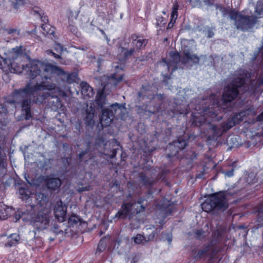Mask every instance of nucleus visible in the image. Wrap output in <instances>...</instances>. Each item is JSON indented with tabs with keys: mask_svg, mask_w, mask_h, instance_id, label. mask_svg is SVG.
Segmentation results:
<instances>
[{
	"mask_svg": "<svg viewBox=\"0 0 263 263\" xmlns=\"http://www.w3.org/2000/svg\"><path fill=\"white\" fill-rule=\"evenodd\" d=\"M263 85V78L254 77L251 72L240 70L230 84L224 88L221 103L214 101L212 106L205 110L206 119L209 121H219L222 119L221 110L224 112L232 109V102L237 97L239 91L255 95L258 88Z\"/></svg>",
	"mask_w": 263,
	"mask_h": 263,
	"instance_id": "1",
	"label": "nucleus"
},
{
	"mask_svg": "<svg viewBox=\"0 0 263 263\" xmlns=\"http://www.w3.org/2000/svg\"><path fill=\"white\" fill-rule=\"evenodd\" d=\"M55 88V84L46 81L42 78L39 82H35L34 85L29 82L24 87L15 89L12 93L11 102L21 108L26 120H29L32 117L31 105L33 103H43L47 99L49 107L52 110L57 111L63 107V104L60 98L57 96H50L48 93L38 92L39 91L53 90Z\"/></svg>",
	"mask_w": 263,
	"mask_h": 263,
	"instance_id": "2",
	"label": "nucleus"
},
{
	"mask_svg": "<svg viewBox=\"0 0 263 263\" xmlns=\"http://www.w3.org/2000/svg\"><path fill=\"white\" fill-rule=\"evenodd\" d=\"M11 55L6 58L7 62L4 66L6 67V70H3L6 72H10L14 73H24L28 76L31 80L30 82L33 84L32 80L36 79L35 81L39 82L43 78V70L42 68H37L36 69H33V66L36 65L37 63L45 64L39 61H32L30 65L20 64L15 60L21 57L23 54V47L22 46H17L12 49L10 53Z\"/></svg>",
	"mask_w": 263,
	"mask_h": 263,
	"instance_id": "3",
	"label": "nucleus"
},
{
	"mask_svg": "<svg viewBox=\"0 0 263 263\" xmlns=\"http://www.w3.org/2000/svg\"><path fill=\"white\" fill-rule=\"evenodd\" d=\"M255 16L242 14L235 10L229 13L230 18L234 21L237 29L242 31H248L254 27L256 24L257 18L263 17V2L258 1L255 10Z\"/></svg>",
	"mask_w": 263,
	"mask_h": 263,
	"instance_id": "4",
	"label": "nucleus"
},
{
	"mask_svg": "<svg viewBox=\"0 0 263 263\" xmlns=\"http://www.w3.org/2000/svg\"><path fill=\"white\" fill-rule=\"evenodd\" d=\"M256 114L257 111L255 108L251 106L245 110L241 111L232 116L227 121L223 122L220 127L212 124L211 125L210 128L213 132L214 137H219L235 125L241 122L243 120V117L246 115L254 116Z\"/></svg>",
	"mask_w": 263,
	"mask_h": 263,
	"instance_id": "5",
	"label": "nucleus"
},
{
	"mask_svg": "<svg viewBox=\"0 0 263 263\" xmlns=\"http://www.w3.org/2000/svg\"><path fill=\"white\" fill-rule=\"evenodd\" d=\"M37 68H42L43 70V78L46 81L51 80L53 74H57L58 76L63 81L68 84L74 83L77 78V73L66 72L61 68L49 64H41L37 63L36 65L33 66V69H36Z\"/></svg>",
	"mask_w": 263,
	"mask_h": 263,
	"instance_id": "6",
	"label": "nucleus"
},
{
	"mask_svg": "<svg viewBox=\"0 0 263 263\" xmlns=\"http://www.w3.org/2000/svg\"><path fill=\"white\" fill-rule=\"evenodd\" d=\"M147 43V40L142 37L139 36L136 34H132L129 42L125 43L123 46H121L119 48V51L121 52L122 58L123 60H126L135 52L144 47Z\"/></svg>",
	"mask_w": 263,
	"mask_h": 263,
	"instance_id": "7",
	"label": "nucleus"
},
{
	"mask_svg": "<svg viewBox=\"0 0 263 263\" xmlns=\"http://www.w3.org/2000/svg\"><path fill=\"white\" fill-rule=\"evenodd\" d=\"M228 206V201L223 193L212 195L201 204L202 209L207 213L214 209L225 210Z\"/></svg>",
	"mask_w": 263,
	"mask_h": 263,
	"instance_id": "8",
	"label": "nucleus"
},
{
	"mask_svg": "<svg viewBox=\"0 0 263 263\" xmlns=\"http://www.w3.org/2000/svg\"><path fill=\"white\" fill-rule=\"evenodd\" d=\"M51 212L48 209L39 211L30 220L32 226L38 230H44L49 226Z\"/></svg>",
	"mask_w": 263,
	"mask_h": 263,
	"instance_id": "9",
	"label": "nucleus"
},
{
	"mask_svg": "<svg viewBox=\"0 0 263 263\" xmlns=\"http://www.w3.org/2000/svg\"><path fill=\"white\" fill-rule=\"evenodd\" d=\"M120 105L116 103L113 104L108 108H103L102 115L100 118V123L102 127H107L113 121L117 109H120Z\"/></svg>",
	"mask_w": 263,
	"mask_h": 263,
	"instance_id": "10",
	"label": "nucleus"
},
{
	"mask_svg": "<svg viewBox=\"0 0 263 263\" xmlns=\"http://www.w3.org/2000/svg\"><path fill=\"white\" fill-rule=\"evenodd\" d=\"M44 181L47 188L51 191L58 190L62 184V181L60 179L51 176H46L44 179Z\"/></svg>",
	"mask_w": 263,
	"mask_h": 263,
	"instance_id": "11",
	"label": "nucleus"
},
{
	"mask_svg": "<svg viewBox=\"0 0 263 263\" xmlns=\"http://www.w3.org/2000/svg\"><path fill=\"white\" fill-rule=\"evenodd\" d=\"M54 213L55 218L60 222L65 220L66 214V207L63 205L60 201L58 202L54 208Z\"/></svg>",
	"mask_w": 263,
	"mask_h": 263,
	"instance_id": "12",
	"label": "nucleus"
},
{
	"mask_svg": "<svg viewBox=\"0 0 263 263\" xmlns=\"http://www.w3.org/2000/svg\"><path fill=\"white\" fill-rule=\"evenodd\" d=\"M95 112V108L94 105L91 104L88 108V105H87V108L86 110V116L84 118L85 124L86 126L91 127L94 125L95 121L93 118Z\"/></svg>",
	"mask_w": 263,
	"mask_h": 263,
	"instance_id": "13",
	"label": "nucleus"
},
{
	"mask_svg": "<svg viewBox=\"0 0 263 263\" xmlns=\"http://www.w3.org/2000/svg\"><path fill=\"white\" fill-rule=\"evenodd\" d=\"M81 94L85 99H89L95 94L93 88L86 82H82L80 84Z\"/></svg>",
	"mask_w": 263,
	"mask_h": 263,
	"instance_id": "14",
	"label": "nucleus"
},
{
	"mask_svg": "<svg viewBox=\"0 0 263 263\" xmlns=\"http://www.w3.org/2000/svg\"><path fill=\"white\" fill-rule=\"evenodd\" d=\"M133 206L131 202L124 203L122 205L121 210L119 211L115 216L117 218H125L129 214Z\"/></svg>",
	"mask_w": 263,
	"mask_h": 263,
	"instance_id": "15",
	"label": "nucleus"
},
{
	"mask_svg": "<svg viewBox=\"0 0 263 263\" xmlns=\"http://www.w3.org/2000/svg\"><path fill=\"white\" fill-rule=\"evenodd\" d=\"M179 5L177 1H175L173 4L172 11L171 13V20L167 25L168 28L173 27L174 23L178 17V10Z\"/></svg>",
	"mask_w": 263,
	"mask_h": 263,
	"instance_id": "16",
	"label": "nucleus"
},
{
	"mask_svg": "<svg viewBox=\"0 0 263 263\" xmlns=\"http://www.w3.org/2000/svg\"><path fill=\"white\" fill-rule=\"evenodd\" d=\"M155 233L153 232L147 236V238L143 235L138 234L136 236L132 238L136 244H141L143 241H151L154 239L155 236Z\"/></svg>",
	"mask_w": 263,
	"mask_h": 263,
	"instance_id": "17",
	"label": "nucleus"
},
{
	"mask_svg": "<svg viewBox=\"0 0 263 263\" xmlns=\"http://www.w3.org/2000/svg\"><path fill=\"white\" fill-rule=\"evenodd\" d=\"M20 240V235L16 233L10 235L7 237V242L5 244L6 247H12L18 243Z\"/></svg>",
	"mask_w": 263,
	"mask_h": 263,
	"instance_id": "18",
	"label": "nucleus"
},
{
	"mask_svg": "<svg viewBox=\"0 0 263 263\" xmlns=\"http://www.w3.org/2000/svg\"><path fill=\"white\" fill-rule=\"evenodd\" d=\"M198 61L199 60V58L194 54H192L190 51H184L183 53V55L181 58V62L183 64H186V63L190 61Z\"/></svg>",
	"mask_w": 263,
	"mask_h": 263,
	"instance_id": "19",
	"label": "nucleus"
},
{
	"mask_svg": "<svg viewBox=\"0 0 263 263\" xmlns=\"http://www.w3.org/2000/svg\"><path fill=\"white\" fill-rule=\"evenodd\" d=\"M11 209L4 204L3 203H0V219H6L10 214Z\"/></svg>",
	"mask_w": 263,
	"mask_h": 263,
	"instance_id": "20",
	"label": "nucleus"
},
{
	"mask_svg": "<svg viewBox=\"0 0 263 263\" xmlns=\"http://www.w3.org/2000/svg\"><path fill=\"white\" fill-rule=\"evenodd\" d=\"M186 142L183 139H178L177 140L174 141L171 144L170 147L171 148L173 146L177 148L176 153L178 152L179 150H181L184 148L186 146Z\"/></svg>",
	"mask_w": 263,
	"mask_h": 263,
	"instance_id": "21",
	"label": "nucleus"
},
{
	"mask_svg": "<svg viewBox=\"0 0 263 263\" xmlns=\"http://www.w3.org/2000/svg\"><path fill=\"white\" fill-rule=\"evenodd\" d=\"M209 250V246L206 247L205 248L200 250H194L193 251V256L196 260L199 259L202 256L206 255Z\"/></svg>",
	"mask_w": 263,
	"mask_h": 263,
	"instance_id": "22",
	"label": "nucleus"
},
{
	"mask_svg": "<svg viewBox=\"0 0 263 263\" xmlns=\"http://www.w3.org/2000/svg\"><path fill=\"white\" fill-rule=\"evenodd\" d=\"M14 9L17 10L26 4L27 0H6Z\"/></svg>",
	"mask_w": 263,
	"mask_h": 263,
	"instance_id": "23",
	"label": "nucleus"
},
{
	"mask_svg": "<svg viewBox=\"0 0 263 263\" xmlns=\"http://www.w3.org/2000/svg\"><path fill=\"white\" fill-rule=\"evenodd\" d=\"M106 98L103 96L102 92L97 93L96 98V103L99 107L103 108L106 103Z\"/></svg>",
	"mask_w": 263,
	"mask_h": 263,
	"instance_id": "24",
	"label": "nucleus"
},
{
	"mask_svg": "<svg viewBox=\"0 0 263 263\" xmlns=\"http://www.w3.org/2000/svg\"><path fill=\"white\" fill-rule=\"evenodd\" d=\"M43 33L45 35H53L55 32V28L48 24H42L41 26Z\"/></svg>",
	"mask_w": 263,
	"mask_h": 263,
	"instance_id": "25",
	"label": "nucleus"
},
{
	"mask_svg": "<svg viewBox=\"0 0 263 263\" xmlns=\"http://www.w3.org/2000/svg\"><path fill=\"white\" fill-rule=\"evenodd\" d=\"M139 178L140 181L144 185L152 186L154 184V180L148 178L143 173L140 174Z\"/></svg>",
	"mask_w": 263,
	"mask_h": 263,
	"instance_id": "26",
	"label": "nucleus"
},
{
	"mask_svg": "<svg viewBox=\"0 0 263 263\" xmlns=\"http://www.w3.org/2000/svg\"><path fill=\"white\" fill-rule=\"evenodd\" d=\"M8 110L4 105L0 104V124H3L7 116Z\"/></svg>",
	"mask_w": 263,
	"mask_h": 263,
	"instance_id": "27",
	"label": "nucleus"
},
{
	"mask_svg": "<svg viewBox=\"0 0 263 263\" xmlns=\"http://www.w3.org/2000/svg\"><path fill=\"white\" fill-rule=\"evenodd\" d=\"M33 13L34 14H39V15L41 17V21L44 23V24H47L48 21V19L47 16H43V12L42 9L39 8H36L33 10Z\"/></svg>",
	"mask_w": 263,
	"mask_h": 263,
	"instance_id": "28",
	"label": "nucleus"
},
{
	"mask_svg": "<svg viewBox=\"0 0 263 263\" xmlns=\"http://www.w3.org/2000/svg\"><path fill=\"white\" fill-rule=\"evenodd\" d=\"M20 198L23 200H27L29 197V191L23 187H20L18 190Z\"/></svg>",
	"mask_w": 263,
	"mask_h": 263,
	"instance_id": "29",
	"label": "nucleus"
},
{
	"mask_svg": "<svg viewBox=\"0 0 263 263\" xmlns=\"http://www.w3.org/2000/svg\"><path fill=\"white\" fill-rule=\"evenodd\" d=\"M147 199L142 197L138 199L137 201V203L140 204V209L137 211V214L140 213V212H144L145 211L146 206L147 205V203H144V201L147 202Z\"/></svg>",
	"mask_w": 263,
	"mask_h": 263,
	"instance_id": "30",
	"label": "nucleus"
},
{
	"mask_svg": "<svg viewBox=\"0 0 263 263\" xmlns=\"http://www.w3.org/2000/svg\"><path fill=\"white\" fill-rule=\"evenodd\" d=\"M170 57L174 63L175 64H177L180 61V55L178 52L177 51H171L170 53Z\"/></svg>",
	"mask_w": 263,
	"mask_h": 263,
	"instance_id": "31",
	"label": "nucleus"
},
{
	"mask_svg": "<svg viewBox=\"0 0 263 263\" xmlns=\"http://www.w3.org/2000/svg\"><path fill=\"white\" fill-rule=\"evenodd\" d=\"M158 67H164L166 70L169 71L170 68V63H168L166 60L163 58L162 60L157 63Z\"/></svg>",
	"mask_w": 263,
	"mask_h": 263,
	"instance_id": "32",
	"label": "nucleus"
},
{
	"mask_svg": "<svg viewBox=\"0 0 263 263\" xmlns=\"http://www.w3.org/2000/svg\"><path fill=\"white\" fill-rule=\"evenodd\" d=\"M80 220V218L76 215H72L68 219V223L70 225L77 224Z\"/></svg>",
	"mask_w": 263,
	"mask_h": 263,
	"instance_id": "33",
	"label": "nucleus"
},
{
	"mask_svg": "<svg viewBox=\"0 0 263 263\" xmlns=\"http://www.w3.org/2000/svg\"><path fill=\"white\" fill-rule=\"evenodd\" d=\"M6 31L8 34H12L14 37H16V35L20 34V30L17 29L9 28Z\"/></svg>",
	"mask_w": 263,
	"mask_h": 263,
	"instance_id": "34",
	"label": "nucleus"
},
{
	"mask_svg": "<svg viewBox=\"0 0 263 263\" xmlns=\"http://www.w3.org/2000/svg\"><path fill=\"white\" fill-rule=\"evenodd\" d=\"M204 233L205 232L202 230H197L195 232L197 237L199 239H202L204 237Z\"/></svg>",
	"mask_w": 263,
	"mask_h": 263,
	"instance_id": "35",
	"label": "nucleus"
},
{
	"mask_svg": "<svg viewBox=\"0 0 263 263\" xmlns=\"http://www.w3.org/2000/svg\"><path fill=\"white\" fill-rule=\"evenodd\" d=\"M106 247L104 243V241L101 240L98 244L97 252H101L103 251Z\"/></svg>",
	"mask_w": 263,
	"mask_h": 263,
	"instance_id": "36",
	"label": "nucleus"
},
{
	"mask_svg": "<svg viewBox=\"0 0 263 263\" xmlns=\"http://www.w3.org/2000/svg\"><path fill=\"white\" fill-rule=\"evenodd\" d=\"M3 149L0 146V167H5L6 163L5 162V159L2 155Z\"/></svg>",
	"mask_w": 263,
	"mask_h": 263,
	"instance_id": "37",
	"label": "nucleus"
},
{
	"mask_svg": "<svg viewBox=\"0 0 263 263\" xmlns=\"http://www.w3.org/2000/svg\"><path fill=\"white\" fill-rule=\"evenodd\" d=\"M218 7L219 8L221 12V13H222V15L223 16H224L227 14H228L229 15V13H230V12L231 11L233 10H231V11H229V10H228L227 8H224L221 6H219ZM229 17H230L229 16Z\"/></svg>",
	"mask_w": 263,
	"mask_h": 263,
	"instance_id": "38",
	"label": "nucleus"
},
{
	"mask_svg": "<svg viewBox=\"0 0 263 263\" xmlns=\"http://www.w3.org/2000/svg\"><path fill=\"white\" fill-rule=\"evenodd\" d=\"M234 169L231 168L229 171H223L222 174L228 177H231L234 175Z\"/></svg>",
	"mask_w": 263,
	"mask_h": 263,
	"instance_id": "39",
	"label": "nucleus"
},
{
	"mask_svg": "<svg viewBox=\"0 0 263 263\" xmlns=\"http://www.w3.org/2000/svg\"><path fill=\"white\" fill-rule=\"evenodd\" d=\"M160 209H161L162 211H163L165 216H167L168 214H171L172 212V211L171 210V208H169L168 206L165 208H164L163 207H161Z\"/></svg>",
	"mask_w": 263,
	"mask_h": 263,
	"instance_id": "40",
	"label": "nucleus"
},
{
	"mask_svg": "<svg viewBox=\"0 0 263 263\" xmlns=\"http://www.w3.org/2000/svg\"><path fill=\"white\" fill-rule=\"evenodd\" d=\"M123 76V75L121 74L118 77H117L116 74L114 73L111 76V78L112 79H115L117 81V82H119V81H121Z\"/></svg>",
	"mask_w": 263,
	"mask_h": 263,
	"instance_id": "41",
	"label": "nucleus"
},
{
	"mask_svg": "<svg viewBox=\"0 0 263 263\" xmlns=\"http://www.w3.org/2000/svg\"><path fill=\"white\" fill-rule=\"evenodd\" d=\"M90 186L89 185H88V186H86L85 187H79L77 190V191L79 192H84V191H89L90 190Z\"/></svg>",
	"mask_w": 263,
	"mask_h": 263,
	"instance_id": "42",
	"label": "nucleus"
},
{
	"mask_svg": "<svg viewBox=\"0 0 263 263\" xmlns=\"http://www.w3.org/2000/svg\"><path fill=\"white\" fill-rule=\"evenodd\" d=\"M115 247L117 246V248L118 249L121 242V240L119 238H117L115 240Z\"/></svg>",
	"mask_w": 263,
	"mask_h": 263,
	"instance_id": "43",
	"label": "nucleus"
},
{
	"mask_svg": "<svg viewBox=\"0 0 263 263\" xmlns=\"http://www.w3.org/2000/svg\"><path fill=\"white\" fill-rule=\"evenodd\" d=\"M214 35V33L212 30V29H210L208 30V37L209 38H211L213 37Z\"/></svg>",
	"mask_w": 263,
	"mask_h": 263,
	"instance_id": "44",
	"label": "nucleus"
},
{
	"mask_svg": "<svg viewBox=\"0 0 263 263\" xmlns=\"http://www.w3.org/2000/svg\"><path fill=\"white\" fill-rule=\"evenodd\" d=\"M203 2L205 5L207 6H212L213 5L211 0H203Z\"/></svg>",
	"mask_w": 263,
	"mask_h": 263,
	"instance_id": "45",
	"label": "nucleus"
},
{
	"mask_svg": "<svg viewBox=\"0 0 263 263\" xmlns=\"http://www.w3.org/2000/svg\"><path fill=\"white\" fill-rule=\"evenodd\" d=\"M163 82L164 83L166 82L167 80L171 79V76H168L167 74H163Z\"/></svg>",
	"mask_w": 263,
	"mask_h": 263,
	"instance_id": "46",
	"label": "nucleus"
},
{
	"mask_svg": "<svg viewBox=\"0 0 263 263\" xmlns=\"http://www.w3.org/2000/svg\"><path fill=\"white\" fill-rule=\"evenodd\" d=\"M166 240H167L169 244H170L172 241V236L167 234L166 236Z\"/></svg>",
	"mask_w": 263,
	"mask_h": 263,
	"instance_id": "47",
	"label": "nucleus"
},
{
	"mask_svg": "<svg viewBox=\"0 0 263 263\" xmlns=\"http://www.w3.org/2000/svg\"><path fill=\"white\" fill-rule=\"evenodd\" d=\"M100 31L102 33V34L104 35V36L105 37V39L107 40V42L108 43L110 41V40L108 39L107 36H106V34L105 33V32L103 30H102V29H100Z\"/></svg>",
	"mask_w": 263,
	"mask_h": 263,
	"instance_id": "48",
	"label": "nucleus"
},
{
	"mask_svg": "<svg viewBox=\"0 0 263 263\" xmlns=\"http://www.w3.org/2000/svg\"><path fill=\"white\" fill-rule=\"evenodd\" d=\"M87 153L86 151H84V152H81L79 155V159H82V157L84 155H85Z\"/></svg>",
	"mask_w": 263,
	"mask_h": 263,
	"instance_id": "49",
	"label": "nucleus"
},
{
	"mask_svg": "<svg viewBox=\"0 0 263 263\" xmlns=\"http://www.w3.org/2000/svg\"><path fill=\"white\" fill-rule=\"evenodd\" d=\"M69 27V29L72 32H74L76 30V28L73 26L70 25Z\"/></svg>",
	"mask_w": 263,
	"mask_h": 263,
	"instance_id": "50",
	"label": "nucleus"
},
{
	"mask_svg": "<svg viewBox=\"0 0 263 263\" xmlns=\"http://www.w3.org/2000/svg\"><path fill=\"white\" fill-rule=\"evenodd\" d=\"M51 53H52V55L54 56V58H57V59H59L60 58V55L58 54H56L54 52H52V51L50 52Z\"/></svg>",
	"mask_w": 263,
	"mask_h": 263,
	"instance_id": "51",
	"label": "nucleus"
},
{
	"mask_svg": "<svg viewBox=\"0 0 263 263\" xmlns=\"http://www.w3.org/2000/svg\"><path fill=\"white\" fill-rule=\"evenodd\" d=\"M114 67H115V68L117 70H119V69H120L121 70H122V68H120L118 65L114 66Z\"/></svg>",
	"mask_w": 263,
	"mask_h": 263,
	"instance_id": "52",
	"label": "nucleus"
},
{
	"mask_svg": "<svg viewBox=\"0 0 263 263\" xmlns=\"http://www.w3.org/2000/svg\"><path fill=\"white\" fill-rule=\"evenodd\" d=\"M112 155V157H111L112 158H113L114 157H115L116 155V151L114 150L113 151Z\"/></svg>",
	"mask_w": 263,
	"mask_h": 263,
	"instance_id": "53",
	"label": "nucleus"
},
{
	"mask_svg": "<svg viewBox=\"0 0 263 263\" xmlns=\"http://www.w3.org/2000/svg\"><path fill=\"white\" fill-rule=\"evenodd\" d=\"M58 46L59 48H60V51H62V50H63V47H62V46H61V45H58Z\"/></svg>",
	"mask_w": 263,
	"mask_h": 263,
	"instance_id": "54",
	"label": "nucleus"
},
{
	"mask_svg": "<svg viewBox=\"0 0 263 263\" xmlns=\"http://www.w3.org/2000/svg\"><path fill=\"white\" fill-rule=\"evenodd\" d=\"M148 195L149 197L151 196L152 195V193L151 192H149L148 194Z\"/></svg>",
	"mask_w": 263,
	"mask_h": 263,
	"instance_id": "55",
	"label": "nucleus"
},
{
	"mask_svg": "<svg viewBox=\"0 0 263 263\" xmlns=\"http://www.w3.org/2000/svg\"><path fill=\"white\" fill-rule=\"evenodd\" d=\"M60 232H61V231H60L59 232H58V231H55V233H56L57 234L59 233Z\"/></svg>",
	"mask_w": 263,
	"mask_h": 263,
	"instance_id": "56",
	"label": "nucleus"
},
{
	"mask_svg": "<svg viewBox=\"0 0 263 263\" xmlns=\"http://www.w3.org/2000/svg\"><path fill=\"white\" fill-rule=\"evenodd\" d=\"M177 68L175 67L174 68V69H173V71H174L176 70Z\"/></svg>",
	"mask_w": 263,
	"mask_h": 263,
	"instance_id": "57",
	"label": "nucleus"
},
{
	"mask_svg": "<svg viewBox=\"0 0 263 263\" xmlns=\"http://www.w3.org/2000/svg\"><path fill=\"white\" fill-rule=\"evenodd\" d=\"M138 96H139V97H141V93H140V92H139V93H138Z\"/></svg>",
	"mask_w": 263,
	"mask_h": 263,
	"instance_id": "58",
	"label": "nucleus"
},
{
	"mask_svg": "<svg viewBox=\"0 0 263 263\" xmlns=\"http://www.w3.org/2000/svg\"><path fill=\"white\" fill-rule=\"evenodd\" d=\"M171 157V155L170 154H167V157L170 158Z\"/></svg>",
	"mask_w": 263,
	"mask_h": 263,
	"instance_id": "59",
	"label": "nucleus"
},
{
	"mask_svg": "<svg viewBox=\"0 0 263 263\" xmlns=\"http://www.w3.org/2000/svg\"><path fill=\"white\" fill-rule=\"evenodd\" d=\"M26 180H27V181L29 183H31L29 181V180H28L27 179H26Z\"/></svg>",
	"mask_w": 263,
	"mask_h": 263,
	"instance_id": "60",
	"label": "nucleus"
},
{
	"mask_svg": "<svg viewBox=\"0 0 263 263\" xmlns=\"http://www.w3.org/2000/svg\"><path fill=\"white\" fill-rule=\"evenodd\" d=\"M53 240H54V239H53V238H50V241H53Z\"/></svg>",
	"mask_w": 263,
	"mask_h": 263,
	"instance_id": "61",
	"label": "nucleus"
},
{
	"mask_svg": "<svg viewBox=\"0 0 263 263\" xmlns=\"http://www.w3.org/2000/svg\"><path fill=\"white\" fill-rule=\"evenodd\" d=\"M54 229H57V228H56V227H55V226H54Z\"/></svg>",
	"mask_w": 263,
	"mask_h": 263,
	"instance_id": "62",
	"label": "nucleus"
},
{
	"mask_svg": "<svg viewBox=\"0 0 263 263\" xmlns=\"http://www.w3.org/2000/svg\"><path fill=\"white\" fill-rule=\"evenodd\" d=\"M198 2H199V0H197Z\"/></svg>",
	"mask_w": 263,
	"mask_h": 263,
	"instance_id": "63",
	"label": "nucleus"
}]
</instances>
